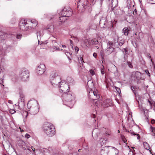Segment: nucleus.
Instances as JSON below:
<instances>
[{
    "instance_id": "obj_1",
    "label": "nucleus",
    "mask_w": 155,
    "mask_h": 155,
    "mask_svg": "<svg viewBox=\"0 0 155 155\" xmlns=\"http://www.w3.org/2000/svg\"><path fill=\"white\" fill-rule=\"evenodd\" d=\"M91 3L89 4L87 0H79L78 3L77 7L79 11L81 12H83L85 11L90 13L92 10L91 4L94 5L95 0H90Z\"/></svg>"
},
{
    "instance_id": "obj_2",
    "label": "nucleus",
    "mask_w": 155,
    "mask_h": 155,
    "mask_svg": "<svg viewBox=\"0 0 155 155\" xmlns=\"http://www.w3.org/2000/svg\"><path fill=\"white\" fill-rule=\"evenodd\" d=\"M64 104L67 105L66 103H67L72 102L74 100L75 97L74 94L71 91H68V92L63 93L62 95L61 96Z\"/></svg>"
},
{
    "instance_id": "obj_3",
    "label": "nucleus",
    "mask_w": 155,
    "mask_h": 155,
    "mask_svg": "<svg viewBox=\"0 0 155 155\" xmlns=\"http://www.w3.org/2000/svg\"><path fill=\"white\" fill-rule=\"evenodd\" d=\"M44 131L48 136L51 137L54 134L55 130L54 127L49 124V125L44 127Z\"/></svg>"
},
{
    "instance_id": "obj_4",
    "label": "nucleus",
    "mask_w": 155,
    "mask_h": 155,
    "mask_svg": "<svg viewBox=\"0 0 155 155\" xmlns=\"http://www.w3.org/2000/svg\"><path fill=\"white\" fill-rule=\"evenodd\" d=\"M19 75L22 81H27L29 77V71L28 70L23 69L19 72Z\"/></svg>"
},
{
    "instance_id": "obj_5",
    "label": "nucleus",
    "mask_w": 155,
    "mask_h": 155,
    "mask_svg": "<svg viewBox=\"0 0 155 155\" xmlns=\"http://www.w3.org/2000/svg\"><path fill=\"white\" fill-rule=\"evenodd\" d=\"M19 25L20 29L23 31L27 30L28 29H31V26L27 25V22L26 20H21L19 22Z\"/></svg>"
},
{
    "instance_id": "obj_6",
    "label": "nucleus",
    "mask_w": 155,
    "mask_h": 155,
    "mask_svg": "<svg viewBox=\"0 0 155 155\" xmlns=\"http://www.w3.org/2000/svg\"><path fill=\"white\" fill-rule=\"evenodd\" d=\"M58 87L60 88V91L63 93L68 92L70 89L69 85L66 84L64 81H63L61 84L58 86Z\"/></svg>"
},
{
    "instance_id": "obj_7",
    "label": "nucleus",
    "mask_w": 155,
    "mask_h": 155,
    "mask_svg": "<svg viewBox=\"0 0 155 155\" xmlns=\"http://www.w3.org/2000/svg\"><path fill=\"white\" fill-rule=\"evenodd\" d=\"M19 95L20 97L19 99L18 104L17 105L15 104L14 105L15 107L18 106V108H20L21 107H23L25 106V96L22 91L20 92Z\"/></svg>"
},
{
    "instance_id": "obj_8",
    "label": "nucleus",
    "mask_w": 155,
    "mask_h": 155,
    "mask_svg": "<svg viewBox=\"0 0 155 155\" xmlns=\"http://www.w3.org/2000/svg\"><path fill=\"white\" fill-rule=\"evenodd\" d=\"M61 15H63L65 17H70L72 14L71 8L68 7H64L61 11Z\"/></svg>"
},
{
    "instance_id": "obj_9",
    "label": "nucleus",
    "mask_w": 155,
    "mask_h": 155,
    "mask_svg": "<svg viewBox=\"0 0 155 155\" xmlns=\"http://www.w3.org/2000/svg\"><path fill=\"white\" fill-rule=\"evenodd\" d=\"M98 102H99V104H101V106L104 107H107L109 106H111L112 104L111 100L109 99H107L104 100L103 102L102 101H101L98 100Z\"/></svg>"
},
{
    "instance_id": "obj_10",
    "label": "nucleus",
    "mask_w": 155,
    "mask_h": 155,
    "mask_svg": "<svg viewBox=\"0 0 155 155\" xmlns=\"http://www.w3.org/2000/svg\"><path fill=\"white\" fill-rule=\"evenodd\" d=\"M45 70L46 67L45 65L43 64H41L36 70L37 74L39 75L42 74Z\"/></svg>"
},
{
    "instance_id": "obj_11",
    "label": "nucleus",
    "mask_w": 155,
    "mask_h": 155,
    "mask_svg": "<svg viewBox=\"0 0 155 155\" xmlns=\"http://www.w3.org/2000/svg\"><path fill=\"white\" fill-rule=\"evenodd\" d=\"M108 155H118L119 151L116 148L114 147L108 146Z\"/></svg>"
},
{
    "instance_id": "obj_12",
    "label": "nucleus",
    "mask_w": 155,
    "mask_h": 155,
    "mask_svg": "<svg viewBox=\"0 0 155 155\" xmlns=\"http://www.w3.org/2000/svg\"><path fill=\"white\" fill-rule=\"evenodd\" d=\"M62 81L61 80L60 77H58L52 80H50V82L51 84L54 86H58V87Z\"/></svg>"
},
{
    "instance_id": "obj_13",
    "label": "nucleus",
    "mask_w": 155,
    "mask_h": 155,
    "mask_svg": "<svg viewBox=\"0 0 155 155\" xmlns=\"http://www.w3.org/2000/svg\"><path fill=\"white\" fill-rule=\"evenodd\" d=\"M100 133V130L97 128L94 129L92 132V136L94 139H96Z\"/></svg>"
},
{
    "instance_id": "obj_14",
    "label": "nucleus",
    "mask_w": 155,
    "mask_h": 155,
    "mask_svg": "<svg viewBox=\"0 0 155 155\" xmlns=\"http://www.w3.org/2000/svg\"><path fill=\"white\" fill-rule=\"evenodd\" d=\"M17 143L18 145L20 147L22 148L23 149H28L27 148L29 147L26 145L25 143L22 140H20L18 141Z\"/></svg>"
},
{
    "instance_id": "obj_15",
    "label": "nucleus",
    "mask_w": 155,
    "mask_h": 155,
    "mask_svg": "<svg viewBox=\"0 0 155 155\" xmlns=\"http://www.w3.org/2000/svg\"><path fill=\"white\" fill-rule=\"evenodd\" d=\"M29 109L28 110L29 112L32 114H36L38 111V107L37 106H35L34 107L31 106L30 108H28V109Z\"/></svg>"
},
{
    "instance_id": "obj_16",
    "label": "nucleus",
    "mask_w": 155,
    "mask_h": 155,
    "mask_svg": "<svg viewBox=\"0 0 155 155\" xmlns=\"http://www.w3.org/2000/svg\"><path fill=\"white\" fill-rule=\"evenodd\" d=\"M101 155H108V146H105L103 147L100 151Z\"/></svg>"
},
{
    "instance_id": "obj_17",
    "label": "nucleus",
    "mask_w": 155,
    "mask_h": 155,
    "mask_svg": "<svg viewBox=\"0 0 155 155\" xmlns=\"http://www.w3.org/2000/svg\"><path fill=\"white\" fill-rule=\"evenodd\" d=\"M107 22L105 18H102L99 21L100 25L103 28H105L106 27Z\"/></svg>"
},
{
    "instance_id": "obj_18",
    "label": "nucleus",
    "mask_w": 155,
    "mask_h": 155,
    "mask_svg": "<svg viewBox=\"0 0 155 155\" xmlns=\"http://www.w3.org/2000/svg\"><path fill=\"white\" fill-rule=\"evenodd\" d=\"M90 92L93 93L95 97V98H94V99L97 100L98 99H99L100 98L99 94L97 90L95 89L94 91L91 90Z\"/></svg>"
},
{
    "instance_id": "obj_19",
    "label": "nucleus",
    "mask_w": 155,
    "mask_h": 155,
    "mask_svg": "<svg viewBox=\"0 0 155 155\" xmlns=\"http://www.w3.org/2000/svg\"><path fill=\"white\" fill-rule=\"evenodd\" d=\"M114 48L112 47L109 46L106 50V53L107 54H110L114 51Z\"/></svg>"
},
{
    "instance_id": "obj_20",
    "label": "nucleus",
    "mask_w": 155,
    "mask_h": 155,
    "mask_svg": "<svg viewBox=\"0 0 155 155\" xmlns=\"http://www.w3.org/2000/svg\"><path fill=\"white\" fill-rule=\"evenodd\" d=\"M127 6L129 8V7L130 8H131L132 7H134L135 5V3L134 0H127Z\"/></svg>"
},
{
    "instance_id": "obj_21",
    "label": "nucleus",
    "mask_w": 155,
    "mask_h": 155,
    "mask_svg": "<svg viewBox=\"0 0 155 155\" xmlns=\"http://www.w3.org/2000/svg\"><path fill=\"white\" fill-rule=\"evenodd\" d=\"M143 145L144 148L147 150H149V152L151 153V150L150 149V147L147 143L144 142L143 143Z\"/></svg>"
},
{
    "instance_id": "obj_22",
    "label": "nucleus",
    "mask_w": 155,
    "mask_h": 155,
    "mask_svg": "<svg viewBox=\"0 0 155 155\" xmlns=\"http://www.w3.org/2000/svg\"><path fill=\"white\" fill-rule=\"evenodd\" d=\"M58 21L59 22H61V23H59V25H60L61 23L64 22L66 20H67V18H65L66 17H65L64 15H62L60 17H58Z\"/></svg>"
},
{
    "instance_id": "obj_23",
    "label": "nucleus",
    "mask_w": 155,
    "mask_h": 155,
    "mask_svg": "<svg viewBox=\"0 0 155 155\" xmlns=\"http://www.w3.org/2000/svg\"><path fill=\"white\" fill-rule=\"evenodd\" d=\"M118 5L117 0H112L111 3V8H116Z\"/></svg>"
},
{
    "instance_id": "obj_24",
    "label": "nucleus",
    "mask_w": 155,
    "mask_h": 155,
    "mask_svg": "<svg viewBox=\"0 0 155 155\" xmlns=\"http://www.w3.org/2000/svg\"><path fill=\"white\" fill-rule=\"evenodd\" d=\"M58 74L55 72H53L50 76V80H52V79H55L56 78L58 77Z\"/></svg>"
},
{
    "instance_id": "obj_25",
    "label": "nucleus",
    "mask_w": 155,
    "mask_h": 155,
    "mask_svg": "<svg viewBox=\"0 0 155 155\" xmlns=\"http://www.w3.org/2000/svg\"><path fill=\"white\" fill-rule=\"evenodd\" d=\"M130 31V28L127 27H125L122 30L123 32L124 33V35L126 36L128 35Z\"/></svg>"
},
{
    "instance_id": "obj_26",
    "label": "nucleus",
    "mask_w": 155,
    "mask_h": 155,
    "mask_svg": "<svg viewBox=\"0 0 155 155\" xmlns=\"http://www.w3.org/2000/svg\"><path fill=\"white\" fill-rule=\"evenodd\" d=\"M30 22L31 23L34 24V25H32V27H31H31L34 28L38 25V22L35 19L31 20L30 21Z\"/></svg>"
},
{
    "instance_id": "obj_27",
    "label": "nucleus",
    "mask_w": 155,
    "mask_h": 155,
    "mask_svg": "<svg viewBox=\"0 0 155 155\" xmlns=\"http://www.w3.org/2000/svg\"><path fill=\"white\" fill-rule=\"evenodd\" d=\"M124 43V41L123 40H121L119 42L117 41V42H115V45H118L117 46V48H118V46H122Z\"/></svg>"
},
{
    "instance_id": "obj_28",
    "label": "nucleus",
    "mask_w": 155,
    "mask_h": 155,
    "mask_svg": "<svg viewBox=\"0 0 155 155\" xmlns=\"http://www.w3.org/2000/svg\"><path fill=\"white\" fill-rule=\"evenodd\" d=\"M47 30L50 32H52L54 31V27L53 25H48L47 28Z\"/></svg>"
},
{
    "instance_id": "obj_29",
    "label": "nucleus",
    "mask_w": 155,
    "mask_h": 155,
    "mask_svg": "<svg viewBox=\"0 0 155 155\" xmlns=\"http://www.w3.org/2000/svg\"><path fill=\"white\" fill-rule=\"evenodd\" d=\"M51 49L53 52H54L56 50L59 51L60 50L58 46H56V45H53L51 47Z\"/></svg>"
},
{
    "instance_id": "obj_30",
    "label": "nucleus",
    "mask_w": 155,
    "mask_h": 155,
    "mask_svg": "<svg viewBox=\"0 0 155 155\" xmlns=\"http://www.w3.org/2000/svg\"><path fill=\"white\" fill-rule=\"evenodd\" d=\"M131 131V130H130V131H127V130H126L127 132H128L129 133H130L132 134L134 136L137 135V139L139 140L140 139V137L139 134H136L135 132H133V131L131 132H130Z\"/></svg>"
},
{
    "instance_id": "obj_31",
    "label": "nucleus",
    "mask_w": 155,
    "mask_h": 155,
    "mask_svg": "<svg viewBox=\"0 0 155 155\" xmlns=\"http://www.w3.org/2000/svg\"><path fill=\"white\" fill-rule=\"evenodd\" d=\"M111 10L113 11L115 15H118L119 14V12L118 10L115 8H111Z\"/></svg>"
},
{
    "instance_id": "obj_32",
    "label": "nucleus",
    "mask_w": 155,
    "mask_h": 155,
    "mask_svg": "<svg viewBox=\"0 0 155 155\" xmlns=\"http://www.w3.org/2000/svg\"><path fill=\"white\" fill-rule=\"evenodd\" d=\"M93 40V39L87 40V41L86 42V44L89 46L92 45V41Z\"/></svg>"
},
{
    "instance_id": "obj_33",
    "label": "nucleus",
    "mask_w": 155,
    "mask_h": 155,
    "mask_svg": "<svg viewBox=\"0 0 155 155\" xmlns=\"http://www.w3.org/2000/svg\"><path fill=\"white\" fill-rule=\"evenodd\" d=\"M135 77L137 79H140L141 78L140 76V73L139 72L137 71L135 73Z\"/></svg>"
},
{
    "instance_id": "obj_34",
    "label": "nucleus",
    "mask_w": 155,
    "mask_h": 155,
    "mask_svg": "<svg viewBox=\"0 0 155 155\" xmlns=\"http://www.w3.org/2000/svg\"><path fill=\"white\" fill-rule=\"evenodd\" d=\"M100 142L101 145H103L104 144L106 143V140L102 138H101L100 140Z\"/></svg>"
},
{
    "instance_id": "obj_35",
    "label": "nucleus",
    "mask_w": 155,
    "mask_h": 155,
    "mask_svg": "<svg viewBox=\"0 0 155 155\" xmlns=\"http://www.w3.org/2000/svg\"><path fill=\"white\" fill-rule=\"evenodd\" d=\"M93 41H92V45H96L98 43L97 40L96 38L93 39Z\"/></svg>"
},
{
    "instance_id": "obj_36",
    "label": "nucleus",
    "mask_w": 155,
    "mask_h": 155,
    "mask_svg": "<svg viewBox=\"0 0 155 155\" xmlns=\"http://www.w3.org/2000/svg\"><path fill=\"white\" fill-rule=\"evenodd\" d=\"M126 62L129 68H133V66L132 65V64L131 62L130 61H127Z\"/></svg>"
},
{
    "instance_id": "obj_37",
    "label": "nucleus",
    "mask_w": 155,
    "mask_h": 155,
    "mask_svg": "<svg viewBox=\"0 0 155 155\" xmlns=\"http://www.w3.org/2000/svg\"><path fill=\"white\" fill-rule=\"evenodd\" d=\"M115 88L116 90L117 91V93L120 95V94H121V92L120 91V89L117 87H115Z\"/></svg>"
},
{
    "instance_id": "obj_38",
    "label": "nucleus",
    "mask_w": 155,
    "mask_h": 155,
    "mask_svg": "<svg viewBox=\"0 0 155 155\" xmlns=\"http://www.w3.org/2000/svg\"><path fill=\"white\" fill-rule=\"evenodd\" d=\"M150 130L153 133H155V127H153L151 126L150 127Z\"/></svg>"
},
{
    "instance_id": "obj_39",
    "label": "nucleus",
    "mask_w": 155,
    "mask_h": 155,
    "mask_svg": "<svg viewBox=\"0 0 155 155\" xmlns=\"http://www.w3.org/2000/svg\"><path fill=\"white\" fill-rule=\"evenodd\" d=\"M16 112V111L14 109H11L9 110V112L11 114H13Z\"/></svg>"
},
{
    "instance_id": "obj_40",
    "label": "nucleus",
    "mask_w": 155,
    "mask_h": 155,
    "mask_svg": "<svg viewBox=\"0 0 155 155\" xmlns=\"http://www.w3.org/2000/svg\"><path fill=\"white\" fill-rule=\"evenodd\" d=\"M111 134L110 131L109 130H107L106 131L105 133V135L106 136L109 135Z\"/></svg>"
},
{
    "instance_id": "obj_41",
    "label": "nucleus",
    "mask_w": 155,
    "mask_h": 155,
    "mask_svg": "<svg viewBox=\"0 0 155 155\" xmlns=\"http://www.w3.org/2000/svg\"><path fill=\"white\" fill-rule=\"evenodd\" d=\"M144 71L146 73V74H147L149 77H150V74L148 70L147 69L145 70H144Z\"/></svg>"
},
{
    "instance_id": "obj_42",
    "label": "nucleus",
    "mask_w": 155,
    "mask_h": 155,
    "mask_svg": "<svg viewBox=\"0 0 155 155\" xmlns=\"http://www.w3.org/2000/svg\"><path fill=\"white\" fill-rule=\"evenodd\" d=\"M151 4H155V0H147Z\"/></svg>"
},
{
    "instance_id": "obj_43",
    "label": "nucleus",
    "mask_w": 155,
    "mask_h": 155,
    "mask_svg": "<svg viewBox=\"0 0 155 155\" xmlns=\"http://www.w3.org/2000/svg\"><path fill=\"white\" fill-rule=\"evenodd\" d=\"M79 62L80 63H82L84 62L82 57H80V59H79Z\"/></svg>"
},
{
    "instance_id": "obj_44",
    "label": "nucleus",
    "mask_w": 155,
    "mask_h": 155,
    "mask_svg": "<svg viewBox=\"0 0 155 155\" xmlns=\"http://www.w3.org/2000/svg\"><path fill=\"white\" fill-rule=\"evenodd\" d=\"M123 52L124 54H127V52H128L126 48H124L123 49Z\"/></svg>"
},
{
    "instance_id": "obj_45",
    "label": "nucleus",
    "mask_w": 155,
    "mask_h": 155,
    "mask_svg": "<svg viewBox=\"0 0 155 155\" xmlns=\"http://www.w3.org/2000/svg\"><path fill=\"white\" fill-rule=\"evenodd\" d=\"M90 74L92 75H93L94 74V70H91L90 71Z\"/></svg>"
},
{
    "instance_id": "obj_46",
    "label": "nucleus",
    "mask_w": 155,
    "mask_h": 155,
    "mask_svg": "<svg viewBox=\"0 0 155 155\" xmlns=\"http://www.w3.org/2000/svg\"><path fill=\"white\" fill-rule=\"evenodd\" d=\"M108 44L110 45L109 46L112 47V46H113V42L112 41H109L108 42Z\"/></svg>"
},
{
    "instance_id": "obj_47",
    "label": "nucleus",
    "mask_w": 155,
    "mask_h": 155,
    "mask_svg": "<svg viewBox=\"0 0 155 155\" xmlns=\"http://www.w3.org/2000/svg\"><path fill=\"white\" fill-rule=\"evenodd\" d=\"M70 45L72 48L73 49V41L71 40H70Z\"/></svg>"
},
{
    "instance_id": "obj_48",
    "label": "nucleus",
    "mask_w": 155,
    "mask_h": 155,
    "mask_svg": "<svg viewBox=\"0 0 155 155\" xmlns=\"http://www.w3.org/2000/svg\"><path fill=\"white\" fill-rule=\"evenodd\" d=\"M21 35L19 34H17L16 36V38L18 39H20L21 38Z\"/></svg>"
},
{
    "instance_id": "obj_49",
    "label": "nucleus",
    "mask_w": 155,
    "mask_h": 155,
    "mask_svg": "<svg viewBox=\"0 0 155 155\" xmlns=\"http://www.w3.org/2000/svg\"><path fill=\"white\" fill-rule=\"evenodd\" d=\"M66 55L68 57V58L70 59V58L68 56L69 55H71L70 53L68 52H67L66 53Z\"/></svg>"
},
{
    "instance_id": "obj_50",
    "label": "nucleus",
    "mask_w": 155,
    "mask_h": 155,
    "mask_svg": "<svg viewBox=\"0 0 155 155\" xmlns=\"http://www.w3.org/2000/svg\"><path fill=\"white\" fill-rule=\"evenodd\" d=\"M52 43L53 45H56L57 42L55 40H53L52 41Z\"/></svg>"
},
{
    "instance_id": "obj_51",
    "label": "nucleus",
    "mask_w": 155,
    "mask_h": 155,
    "mask_svg": "<svg viewBox=\"0 0 155 155\" xmlns=\"http://www.w3.org/2000/svg\"><path fill=\"white\" fill-rule=\"evenodd\" d=\"M25 137L26 138H28L30 137V136L28 134H26L25 135Z\"/></svg>"
},
{
    "instance_id": "obj_52",
    "label": "nucleus",
    "mask_w": 155,
    "mask_h": 155,
    "mask_svg": "<svg viewBox=\"0 0 155 155\" xmlns=\"http://www.w3.org/2000/svg\"><path fill=\"white\" fill-rule=\"evenodd\" d=\"M79 48H78L77 46H76L75 47V52H76L77 53L78 52V51H79Z\"/></svg>"
},
{
    "instance_id": "obj_53",
    "label": "nucleus",
    "mask_w": 155,
    "mask_h": 155,
    "mask_svg": "<svg viewBox=\"0 0 155 155\" xmlns=\"http://www.w3.org/2000/svg\"><path fill=\"white\" fill-rule=\"evenodd\" d=\"M69 79H71V81H73V80L72 78H71V77H68L67 78V80L68 81V82H69Z\"/></svg>"
},
{
    "instance_id": "obj_54",
    "label": "nucleus",
    "mask_w": 155,
    "mask_h": 155,
    "mask_svg": "<svg viewBox=\"0 0 155 155\" xmlns=\"http://www.w3.org/2000/svg\"><path fill=\"white\" fill-rule=\"evenodd\" d=\"M93 55L95 58H96L97 56V54L95 52H94L93 53Z\"/></svg>"
},
{
    "instance_id": "obj_55",
    "label": "nucleus",
    "mask_w": 155,
    "mask_h": 155,
    "mask_svg": "<svg viewBox=\"0 0 155 155\" xmlns=\"http://www.w3.org/2000/svg\"><path fill=\"white\" fill-rule=\"evenodd\" d=\"M133 14L134 15V14L136 15V14H137V9H135L134 10V11H133Z\"/></svg>"
},
{
    "instance_id": "obj_56",
    "label": "nucleus",
    "mask_w": 155,
    "mask_h": 155,
    "mask_svg": "<svg viewBox=\"0 0 155 155\" xmlns=\"http://www.w3.org/2000/svg\"><path fill=\"white\" fill-rule=\"evenodd\" d=\"M101 74L103 75L104 74V73H105L103 69H101Z\"/></svg>"
},
{
    "instance_id": "obj_57",
    "label": "nucleus",
    "mask_w": 155,
    "mask_h": 155,
    "mask_svg": "<svg viewBox=\"0 0 155 155\" xmlns=\"http://www.w3.org/2000/svg\"><path fill=\"white\" fill-rule=\"evenodd\" d=\"M148 58L150 60V61L152 62V63H153V62L152 61V59L151 58V57L150 55V54H148Z\"/></svg>"
},
{
    "instance_id": "obj_58",
    "label": "nucleus",
    "mask_w": 155,
    "mask_h": 155,
    "mask_svg": "<svg viewBox=\"0 0 155 155\" xmlns=\"http://www.w3.org/2000/svg\"><path fill=\"white\" fill-rule=\"evenodd\" d=\"M148 102L150 105H151L152 104H153V102H152L151 101H150V99H148Z\"/></svg>"
},
{
    "instance_id": "obj_59",
    "label": "nucleus",
    "mask_w": 155,
    "mask_h": 155,
    "mask_svg": "<svg viewBox=\"0 0 155 155\" xmlns=\"http://www.w3.org/2000/svg\"><path fill=\"white\" fill-rule=\"evenodd\" d=\"M7 34H4L2 35L1 36V38H2L3 37L4 38L5 36H7Z\"/></svg>"
},
{
    "instance_id": "obj_60",
    "label": "nucleus",
    "mask_w": 155,
    "mask_h": 155,
    "mask_svg": "<svg viewBox=\"0 0 155 155\" xmlns=\"http://www.w3.org/2000/svg\"><path fill=\"white\" fill-rule=\"evenodd\" d=\"M3 79H0V84H2L3 82Z\"/></svg>"
},
{
    "instance_id": "obj_61",
    "label": "nucleus",
    "mask_w": 155,
    "mask_h": 155,
    "mask_svg": "<svg viewBox=\"0 0 155 155\" xmlns=\"http://www.w3.org/2000/svg\"><path fill=\"white\" fill-rule=\"evenodd\" d=\"M151 123L152 124H154L155 123V120L154 119H152L151 120Z\"/></svg>"
},
{
    "instance_id": "obj_62",
    "label": "nucleus",
    "mask_w": 155,
    "mask_h": 155,
    "mask_svg": "<svg viewBox=\"0 0 155 155\" xmlns=\"http://www.w3.org/2000/svg\"><path fill=\"white\" fill-rule=\"evenodd\" d=\"M31 149H32V150L33 151H34L35 150V148L32 146H31Z\"/></svg>"
},
{
    "instance_id": "obj_63",
    "label": "nucleus",
    "mask_w": 155,
    "mask_h": 155,
    "mask_svg": "<svg viewBox=\"0 0 155 155\" xmlns=\"http://www.w3.org/2000/svg\"><path fill=\"white\" fill-rule=\"evenodd\" d=\"M95 115L94 114H92L91 115V117L93 118H95Z\"/></svg>"
},
{
    "instance_id": "obj_64",
    "label": "nucleus",
    "mask_w": 155,
    "mask_h": 155,
    "mask_svg": "<svg viewBox=\"0 0 155 155\" xmlns=\"http://www.w3.org/2000/svg\"><path fill=\"white\" fill-rule=\"evenodd\" d=\"M54 16H55V15H52V16L51 17V18H50V20H51V19H53Z\"/></svg>"
}]
</instances>
